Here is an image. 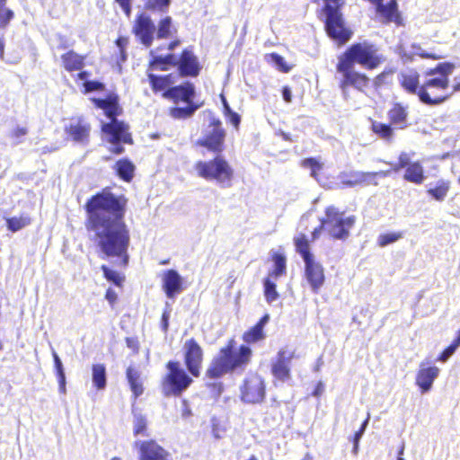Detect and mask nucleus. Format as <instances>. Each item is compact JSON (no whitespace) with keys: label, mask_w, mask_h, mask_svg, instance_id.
Segmentation results:
<instances>
[{"label":"nucleus","mask_w":460,"mask_h":460,"mask_svg":"<svg viewBox=\"0 0 460 460\" xmlns=\"http://www.w3.org/2000/svg\"><path fill=\"white\" fill-rule=\"evenodd\" d=\"M322 231H325L326 232V225L325 223L323 222V217H322L320 219V224L318 226H316L311 233V242H314L315 240H317L320 235H321V233Z\"/></svg>","instance_id":"bf43d9fd"},{"label":"nucleus","mask_w":460,"mask_h":460,"mask_svg":"<svg viewBox=\"0 0 460 460\" xmlns=\"http://www.w3.org/2000/svg\"><path fill=\"white\" fill-rule=\"evenodd\" d=\"M388 172H358L352 171L344 172L341 176V183L346 187H355L363 185H377V177H386Z\"/></svg>","instance_id":"6ab92c4d"},{"label":"nucleus","mask_w":460,"mask_h":460,"mask_svg":"<svg viewBox=\"0 0 460 460\" xmlns=\"http://www.w3.org/2000/svg\"><path fill=\"white\" fill-rule=\"evenodd\" d=\"M323 222L330 239L346 241L356 224V217L354 215L345 217L344 212L331 205L324 209Z\"/></svg>","instance_id":"6e6552de"},{"label":"nucleus","mask_w":460,"mask_h":460,"mask_svg":"<svg viewBox=\"0 0 460 460\" xmlns=\"http://www.w3.org/2000/svg\"><path fill=\"white\" fill-rule=\"evenodd\" d=\"M93 103L96 108L103 110L110 120L117 119V117L122 113L119 97L117 93H110L104 99L93 98Z\"/></svg>","instance_id":"5701e85b"},{"label":"nucleus","mask_w":460,"mask_h":460,"mask_svg":"<svg viewBox=\"0 0 460 460\" xmlns=\"http://www.w3.org/2000/svg\"><path fill=\"white\" fill-rule=\"evenodd\" d=\"M195 96V86L190 82H184L180 85L172 84L170 90L166 93V97L164 99L169 100L174 103H178L180 102H190L193 101Z\"/></svg>","instance_id":"b1692460"},{"label":"nucleus","mask_w":460,"mask_h":460,"mask_svg":"<svg viewBox=\"0 0 460 460\" xmlns=\"http://www.w3.org/2000/svg\"><path fill=\"white\" fill-rule=\"evenodd\" d=\"M271 277H267L263 280V292L268 303H272L279 298L276 284L271 280Z\"/></svg>","instance_id":"37998d69"},{"label":"nucleus","mask_w":460,"mask_h":460,"mask_svg":"<svg viewBox=\"0 0 460 460\" xmlns=\"http://www.w3.org/2000/svg\"><path fill=\"white\" fill-rule=\"evenodd\" d=\"M295 349H279L270 363V373L274 380L286 383L291 378V361L296 358Z\"/></svg>","instance_id":"dca6fc26"},{"label":"nucleus","mask_w":460,"mask_h":460,"mask_svg":"<svg viewBox=\"0 0 460 460\" xmlns=\"http://www.w3.org/2000/svg\"><path fill=\"white\" fill-rule=\"evenodd\" d=\"M209 129L207 130L202 137L195 142L196 146H201L208 151L219 155L225 150V141L226 132L218 118L212 117L208 124Z\"/></svg>","instance_id":"f8f14e48"},{"label":"nucleus","mask_w":460,"mask_h":460,"mask_svg":"<svg viewBox=\"0 0 460 460\" xmlns=\"http://www.w3.org/2000/svg\"><path fill=\"white\" fill-rule=\"evenodd\" d=\"M367 425V420L362 424L361 428L359 429V430H358L354 436H353V449H352V453L354 455H357L358 452V447H359V439L365 430V427Z\"/></svg>","instance_id":"13d9d810"},{"label":"nucleus","mask_w":460,"mask_h":460,"mask_svg":"<svg viewBox=\"0 0 460 460\" xmlns=\"http://www.w3.org/2000/svg\"><path fill=\"white\" fill-rule=\"evenodd\" d=\"M402 238V233L391 232L381 234L377 238V243L380 247H385L390 243H395Z\"/></svg>","instance_id":"de8ad7c7"},{"label":"nucleus","mask_w":460,"mask_h":460,"mask_svg":"<svg viewBox=\"0 0 460 460\" xmlns=\"http://www.w3.org/2000/svg\"><path fill=\"white\" fill-rule=\"evenodd\" d=\"M438 374L439 368L438 367H425L423 363L420 364L415 377V383L421 394H425L431 389L433 382L438 377Z\"/></svg>","instance_id":"393cba45"},{"label":"nucleus","mask_w":460,"mask_h":460,"mask_svg":"<svg viewBox=\"0 0 460 460\" xmlns=\"http://www.w3.org/2000/svg\"><path fill=\"white\" fill-rule=\"evenodd\" d=\"M175 67L181 77H197L202 69L199 58L191 47L181 50L179 57L176 58Z\"/></svg>","instance_id":"f3484780"},{"label":"nucleus","mask_w":460,"mask_h":460,"mask_svg":"<svg viewBox=\"0 0 460 460\" xmlns=\"http://www.w3.org/2000/svg\"><path fill=\"white\" fill-rule=\"evenodd\" d=\"M338 59L354 66L358 64L367 70L378 67L384 61L382 56L378 54L376 45L368 40L351 44Z\"/></svg>","instance_id":"423d86ee"},{"label":"nucleus","mask_w":460,"mask_h":460,"mask_svg":"<svg viewBox=\"0 0 460 460\" xmlns=\"http://www.w3.org/2000/svg\"><path fill=\"white\" fill-rule=\"evenodd\" d=\"M336 70L341 75L339 86L343 92L349 88L365 92L369 88L370 78L365 73L358 71L354 65L338 59Z\"/></svg>","instance_id":"9b49d317"},{"label":"nucleus","mask_w":460,"mask_h":460,"mask_svg":"<svg viewBox=\"0 0 460 460\" xmlns=\"http://www.w3.org/2000/svg\"><path fill=\"white\" fill-rule=\"evenodd\" d=\"M59 391L61 394L66 393V376L65 373L57 375Z\"/></svg>","instance_id":"774afa93"},{"label":"nucleus","mask_w":460,"mask_h":460,"mask_svg":"<svg viewBox=\"0 0 460 460\" xmlns=\"http://www.w3.org/2000/svg\"><path fill=\"white\" fill-rule=\"evenodd\" d=\"M128 199L115 195L106 187L87 199L85 226L94 234L93 240L102 259H116V264L127 268L129 263L130 232L124 217Z\"/></svg>","instance_id":"f257e3e1"},{"label":"nucleus","mask_w":460,"mask_h":460,"mask_svg":"<svg viewBox=\"0 0 460 460\" xmlns=\"http://www.w3.org/2000/svg\"><path fill=\"white\" fill-rule=\"evenodd\" d=\"M101 130L105 135L106 141L112 145L109 151L113 155L124 153V144L133 145L134 143L129 125L123 120H110L102 125Z\"/></svg>","instance_id":"9d476101"},{"label":"nucleus","mask_w":460,"mask_h":460,"mask_svg":"<svg viewBox=\"0 0 460 460\" xmlns=\"http://www.w3.org/2000/svg\"><path fill=\"white\" fill-rule=\"evenodd\" d=\"M459 346L453 341L444 350L438 355V360L447 361L456 350Z\"/></svg>","instance_id":"864d4df0"},{"label":"nucleus","mask_w":460,"mask_h":460,"mask_svg":"<svg viewBox=\"0 0 460 460\" xmlns=\"http://www.w3.org/2000/svg\"><path fill=\"white\" fill-rule=\"evenodd\" d=\"M252 349L247 345L238 347L236 340L232 337L212 358L205 376L209 379H218L226 374L242 373L252 361Z\"/></svg>","instance_id":"f03ea898"},{"label":"nucleus","mask_w":460,"mask_h":460,"mask_svg":"<svg viewBox=\"0 0 460 460\" xmlns=\"http://www.w3.org/2000/svg\"><path fill=\"white\" fill-rule=\"evenodd\" d=\"M53 358H54L56 375L65 373L64 369H63L62 362L56 352L53 353Z\"/></svg>","instance_id":"338daca9"},{"label":"nucleus","mask_w":460,"mask_h":460,"mask_svg":"<svg viewBox=\"0 0 460 460\" xmlns=\"http://www.w3.org/2000/svg\"><path fill=\"white\" fill-rule=\"evenodd\" d=\"M324 4L317 11V13H328V8L335 11H342L346 0H323Z\"/></svg>","instance_id":"09e8293b"},{"label":"nucleus","mask_w":460,"mask_h":460,"mask_svg":"<svg viewBox=\"0 0 460 460\" xmlns=\"http://www.w3.org/2000/svg\"><path fill=\"white\" fill-rule=\"evenodd\" d=\"M65 132L71 140L76 143H87L90 137L91 124L82 117L72 119L70 123L66 126Z\"/></svg>","instance_id":"412c9836"},{"label":"nucleus","mask_w":460,"mask_h":460,"mask_svg":"<svg viewBox=\"0 0 460 460\" xmlns=\"http://www.w3.org/2000/svg\"><path fill=\"white\" fill-rule=\"evenodd\" d=\"M177 32V29L172 25V19L171 16H165L158 22L156 39L164 40L169 39Z\"/></svg>","instance_id":"4c0bfd02"},{"label":"nucleus","mask_w":460,"mask_h":460,"mask_svg":"<svg viewBox=\"0 0 460 460\" xmlns=\"http://www.w3.org/2000/svg\"><path fill=\"white\" fill-rule=\"evenodd\" d=\"M296 252L305 262V277L314 293H318L325 281L323 265L314 260L311 252L309 239L305 233H299L293 238Z\"/></svg>","instance_id":"20e7f679"},{"label":"nucleus","mask_w":460,"mask_h":460,"mask_svg":"<svg viewBox=\"0 0 460 460\" xmlns=\"http://www.w3.org/2000/svg\"><path fill=\"white\" fill-rule=\"evenodd\" d=\"M138 450V460H168L169 452L155 439L135 442Z\"/></svg>","instance_id":"aec40b11"},{"label":"nucleus","mask_w":460,"mask_h":460,"mask_svg":"<svg viewBox=\"0 0 460 460\" xmlns=\"http://www.w3.org/2000/svg\"><path fill=\"white\" fill-rule=\"evenodd\" d=\"M194 170L199 177L215 181L223 188L231 187L234 178L233 167L220 154L209 160L197 161Z\"/></svg>","instance_id":"39448f33"},{"label":"nucleus","mask_w":460,"mask_h":460,"mask_svg":"<svg viewBox=\"0 0 460 460\" xmlns=\"http://www.w3.org/2000/svg\"><path fill=\"white\" fill-rule=\"evenodd\" d=\"M101 270L103 273V277L109 282L113 283L115 286L121 288L125 280V277L116 270H111L107 265L103 264L101 266Z\"/></svg>","instance_id":"79ce46f5"},{"label":"nucleus","mask_w":460,"mask_h":460,"mask_svg":"<svg viewBox=\"0 0 460 460\" xmlns=\"http://www.w3.org/2000/svg\"><path fill=\"white\" fill-rule=\"evenodd\" d=\"M133 34L146 47H150L154 41L155 24L150 16L145 13L137 14L132 26Z\"/></svg>","instance_id":"a211bd4d"},{"label":"nucleus","mask_w":460,"mask_h":460,"mask_svg":"<svg viewBox=\"0 0 460 460\" xmlns=\"http://www.w3.org/2000/svg\"><path fill=\"white\" fill-rule=\"evenodd\" d=\"M135 165L128 158H121L114 164V170L119 179L130 182L135 174Z\"/></svg>","instance_id":"473e14b6"},{"label":"nucleus","mask_w":460,"mask_h":460,"mask_svg":"<svg viewBox=\"0 0 460 460\" xmlns=\"http://www.w3.org/2000/svg\"><path fill=\"white\" fill-rule=\"evenodd\" d=\"M84 93H92L94 91H104L105 85L99 81H85L84 83Z\"/></svg>","instance_id":"6e6d98bb"},{"label":"nucleus","mask_w":460,"mask_h":460,"mask_svg":"<svg viewBox=\"0 0 460 460\" xmlns=\"http://www.w3.org/2000/svg\"><path fill=\"white\" fill-rule=\"evenodd\" d=\"M27 134L28 128L26 127L17 126L10 132L9 136L13 139L15 144H20Z\"/></svg>","instance_id":"603ef678"},{"label":"nucleus","mask_w":460,"mask_h":460,"mask_svg":"<svg viewBox=\"0 0 460 460\" xmlns=\"http://www.w3.org/2000/svg\"><path fill=\"white\" fill-rule=\"evenodd\" d=\"M223 104L224 115L226 121L233 125L236 130H238L241 123V116L237 112L232 111L226 100H223Z\"/></svg>","instance_id":"a18cd8bd"},{"label":"nucleus","mask_w":460,"mask_h":460,"mask_svg":"<svg viewBox=\"0 0 460 460\" xmlns=\"http://www.w3.org/2000/svg\"><path fill=\"white\" fill-rule=\"evenodd\" d=\"M450 190V181L447 180H439L437 184L427 190L428 195L438 201H442L447 196Z\"/></svg>","instance_id":"58836bf2"},{"label":"nucleus","mask_w":460,"mask_h":460,"mask_svg":"<svg viewBox=\"0 0 460 460\" xmlns=\"http://www.w3.org/2000/svg\"><path fill=\"white\" fill-rule=\"evenodd\" d=\"M176 75L172 73L166 75H155L147 72V80L152 92L155 94H160L164 99L166 97L167 92L175 83Z\"/></svg>","instance_id":"4be33fe9"},{"label":"nucleus","mask_w":460,"mask_h":460,"mask_svg":"<svg viewBox=\"0 0 460 460\" xmlns=\"http://www.w3.org/2000/svg\"><path fill=\"white\" fill-rule=\"evenodd\" d=\"M269 320L270 315L268 314H264L253 326L242 334V340L245 343L244 345L249 346L261 341L266 338L264 327Z\"/></svg>","instance_id":"cd10ccee"},{"label":"nucleus","mask_w":460,"mask_h":460,"mask_svg":"<svg viewBox=\"0 0 460 460\" xmlns=\"http://www.w3.org/2000/svg\"><path fill=\"white\" fill-rule=\"evenodd\" d=\"M186 103L187 106L185 107H171L169 109V115L174 119H186L190 118L199 108V105L194 103L193 101Z\"/></svg>","instance_id":"e433bc0d"},{"label":"nucleus","mask_w":460,"mask_h":460,"mask_svg":"<svg viewBox=\"0 0 460 460\" xmlns=\"http://www.w3.org/2000/svg\"><path fill=\"white\" fill-rule=\"evenodd\" d=\"M115 2L120 6L125 15L130 17L132 0H115Z\"/></svg>","instance_id":"052dcab7"},{"label":"nucleus","mask_w":460,"mask_h":460,"mask_svg":"<svg viewBox=\"0 0 460 460\" xmlns=\"http://www.w3.org/2000/svg\"><path fill=\"white\" fill-rule=\"evenodd\" d=\"M402 169H405L403 174L404 181L416 185H420L424 182L426 176L421 163L420 161L411 162L409 154L406 152L400 153L397 163L391 167V171L394 172H398Z\"/></svg>","instance_id":"2eb2a0df"},{"label":"nucleus","mask_w":460,"mask_h":460,"mask_svg":"<svg viewBox=\"0 0 460 460\" xmlns=\"http://www.w3.org/2000/svg\"><path fill=\"white\" fill-rule=\"evenodd\" d=\"M401 87L408 93L417 95L420 99V74L415 70L402 72L398 76Z\"/></svg>","instance_id":"c85d7f7f"},{"label":"nucleus","mask_w":460,"mask_h":460,"mask_svg":"<svg viewBox=\"0 0 460 460\" xmlns=\"http://www.w3.org/2000/svg\"><path fill=\"white\" fill-rule=\"evenodd\" d=\"M60 58L64 69L69 73L80 71L84 66L85 57L72 49L62 54Z\"/></svg>","instance_id":"7c9ffc66"},{"label":"nucleus","mask_w":460,"mask_h":460,"mask_svg":"<svg viewBox=\"0 0 460 460\" xmlns=\"http://www.w3.org/2000/svg\"><path fill=\"white\" fill-rule=\"evenodd\" d=\"M115 42L119 49V60L123 62L127 59L126 48L128 44V39L127 37H119Z\"/></svg>","instance_id":"5fc2aeb1"},{"label":"nucleus","mask_w":460,"mask_h":460,"mask_svg":"<svg viewBox=\"0 0 460 460\" xmlns=\"http://www.w3.org/2000/svg\"><path fill=\"white\" fill-rule=\"evenodd\" d=\"M394 128L391 123H383L376 120H373L371 123V130L374 134H376L379 138L391 142L394 134Z\"/></svg>","instance_id":"c9c22d12"},{"label":"nucleus","mask_w":460,"mask_h":460,"mask_svg":"<svg viewBox=\"0 0 460 460\" xmlns=\"http://www.w3.org/2000/svg\"><path fill=\"white\" fill-rule=\"evenodd\" d=\"M269 57L279 71L282 73H288L291 70V66H289L279 54L270 53Z\"/></svg>","instance_id":"8fccbe9b"},{"label":"nucleus","mask_w":460,"mask_h":460,"mask_svg":"<svg viewBox=\"0 0 460 460\" xmlns=\"http://www.w3.org/2000/svg\"><path fill=\"white\" fill-rule=\"evenodd\" d=\"M302 166L311 170V175L316 178L319 171L322 170V164L314 157L305 158L302 161Z\"/></svg>","instance_id":"3c124183"},{"label":"nucleus","mask_w":460,"mask_h":460,"mask_svg":"<svg viewBox=\"0 0 460 460\" xmlns=\"http://www.w3.org/2000/svg\"><path fill=\"white\" fill-rule=\"evenodd\" d=\"M31 223V219L29 216H20V217H13L6 218V226L7 229L13 233L20 231L25 226H29Z\"/></svg>","instance_id":"a19ab883"},{"label":"nucleus","mask_w":460,"mask_h":460,"mask_svg":"<svg viewBox=\"0 0 460 460\" xmlns=\"http://www.w3.org/2000/svg\"><path fill=\"white\" fill-rule=\"evenodd\" d=\"M182 358L191 376L199 377L204 363L205 353L202 346L194 338L187 339L181 348Z\"/></svg>","instance_id":"ddd939ff"},{"label":"nucleus","mask_w":460,"mask_h":460,"mask_svg":"<svg viewBox=\"0 0 460 460\" xmlns=\"http://www.w3.org/2000/svg\"><path fill=\"white\" fill-rule=\"evenodd\" d=\"M169 319H170V311L164 310L161 316V329L164 333H167L169 330Z\"/></svg>","instance_id":"680f3d73"},{"label":"nucleus","mask_w":460,"mask_h":460,"mask_svg":"<svg viewBox=\"0 0 460 460\" xmlns=\"http://www.w3.org/2000/svg\"><path fill=\"white\" fill-rule=\"evenodd\" d=\"M266 397V384L260 375L252 374L243 381L240 387V398L244 403H261Z\"/></svg>","instance_id":"4468645a"},{"label":"nucleus","mask_w":460,"mask_h":460,"mask_svg":"<svg viewBox=\"0 0 460 460\" xmlns=\"http://www.w3.org/2000/svg\"><path fill=\"white\" fill-rule=\"evenodd\" d=\"M207 386L217 396H219L224 390L223 384L221 382L210 383V384H208Z\"/></svg>","instance_id":"0e129e2a"},{"label":"nucleus","mask_w":460,"mask_h":460,"mask_svg":"<svg viewBox=\"0 0 460 460\" xmlns=\"http://www.w3.org/2000/svg\"><path fill=\"white\" fill-rule=\"evenodd\" d=\"M163 289L170 298L181 292V278L175 270H168L164 273Z\"/></svg>","instance_id":"c756f323"},{"label":"nucleus","mask_w":460,"mask_h":460,"mask_svg":"<svg viewBox=\"0 0 460 460\" xmlns=\"http://www.w3.org/2000/svg\"><path fill=\"white\" fill-rule=\"evenodd\" d=\"M13 12L10 9H2L0 11V27L4 28L8 25L10 21L13 18Z\"/></svg>","instance_id":"4d7b16f0"},{"label":"nucleus","mask_w":460,"mask_h":460,"mask_svg":"<svg viewBox=\"0 0 460 460\" xmlns=\"http://www.w3.org/2000/svg\"><path fill=\"white\" fill-rule=\"evenodd\" d=\"M165 367L167 372L161 380L162 392L167 397H179L191 385L193 379L177 360H169Z\"/></svg>","instance_id":"0eeeda50"},{"label":"nucleus","mask_w":460,"mask_h":460,"mask_svg":"<svg viewBox=\"0 0 460 460\" xmlns=\"http://www.w3.org/2000/svg\"><path fill=\"white\" fill-rule=\"evenodd\" d=\"M147 420L143 415H137L134 419V426H133V434L135 437L137 436H144L147 437L148 431H147Z\"/></svg>","instance_id":"c03bdc74"},{"label":"nucleus","mask_w":460,"mask_h":460,"mask_svg":"<svg viewBox=\"0 0 460 460\" xmlns=\"http://www.w3.org/2000/svg\"><path fill=\"white\" fill-rule=\"evenodd\" d=\"M376 13L380 14L382 22L385 24L393 22L398 27L403 25V19L398 10L397 0H389L386 4H380L376 8Z\"/></svg>","instance_id":"bb28decb"},{"label":"nucleus","mask_w":460,"mask_h":460,"mask_svg":"<svg viewBox=\"0 0 460 460\" xmlns=\"http://www.w3.org/2000/svg\"><path fill=\"white\" fill-rule=\"evenodd\" d=\"M408 109V106L402 102H394L388 110L387 118L394 128L404 129L410 125Z\"/></svg>","instance_id":"a878e982"},{"label":"nucleus","mask_w":460,"mask_h":460,"mask_svg":"<svg viewBox=\"0 0 460 460\" xmlns=\"http://www.w3.org/2000/svg\"><path fill=\"white\" fill-rule=\"evenodd\" d=\"M93 383L96 389H104L107 384L106 368L103 364H94L92 367Z\"/></svg>","instance_id":"ea45409f"},{"label":"nucleus","mask_w":460,"mask_h":460,"mask_svg":"<svg viewBox=\"0 0 460 460\" xmlns=\"http://www.w3.org/2000/svg\"><path fill=\"white\" fill-rule=\"evenodd\" d=\"M126 377L130 390L133 393L134 398H138L144 393V385L140 377V372L132 367H128L126 370Z\"/></svg>","instance_id":"72a5a7b5"},{"label":"nucleus","mask_w":460,"mask_h":460,"mask_svg":"<svg viewBox=\"0 0 460 460\" xmlns=\"http://www.w3.org/2000/svg\"><path fill=\"white\" fill-rule=\"evenodd\" d=\"M455 67L453 63L442 62L425 71L424 80L420 84V102L429 106L447 102L452 96V93H449V76Z\"/></svg>","instance_id":"7ed1b4c3"},{"label":"nucleus","mask_w":460,"mask_h":460,"mask_svg":"<svg viewBox=\"0 0 460 460\" xmlns=\"http://www.w3.org/2000/svg\"><path fill=\"white\" fill-rule=\"evenodd\" d=\"M105 299L109 302L110 305L113 307L118 301V295L111 288H109L105 292Z\"/></svg>","instance_id":"e2e57ef3"},{"label":"nucleus","mask_w":460,"mask_h":460,"mask_svg":"<svg viewBox=\"0 0 460 460\" xmlns=\"http://www.w3.org/2000/svg\"><path fill=\"white\" fill-rule=\"evenodd\" d=\"M171 4V0H146L145 9L151 12H166Z\"/></svg>","instance_id":"49530a36"},{"label":"nucleus","mask_w":460,"mask_h":460,"mask_svg":"<svg viewBox=\"0 0 460 460\" xmlns=\"http://www.w3.org/2000/svg\"><path fill=\"white\" fill-rule=\"evenodd\" d=\"M127 346L133 350L134 353H138L139 342L137 338L128 337L126 338Z\"/></svg>","instance_id":"69168bd1"},{"label":"nucleus","mask_w":460,"mask_h":460,"mask_svg":"<svg viewBox=\"0 0 460 460\" xmlns=\"http://www.w3.org/2000/svg\"><path fill=\"white\" fill-rule=\"evenodd\" d=\"M176 57L172 53L167 55H152L148 63V71H168L171 67H175Z\"/></svg>","instance_id":"2f4dec72"},{"label":"nucleus","mask_w":460,"mask_h":460,"mask_svg":"<svg viewBox=\"0 0 460 460\" xmlns=\"http://www.w3.org/2000/svg\"><path fill=\"white\" fill-rule=\"evenodd\" d=\"M323 22L326 35L339 47L345 45L353 36V31L346 22L342 11L328 8V13H317Z\"/></svg>","instance_id":"1a4fd4ad"},{"label":"nucleus","mask_w":460,"mask_h":460,"mask_svg":"<svg viewBox=\"0 0 460 460\" xmlns=\"http://www.w3.org/2000/svg\"><path fill=\"white\" fill-rule=\"evenodd\" d=\"M271 261L273 262V269L270 271L269 277L274 279L287 274V258L284 254L279 252H273L271 254Z\"/></svg>","instance_id":"f704fd0d"}]
</instances>
